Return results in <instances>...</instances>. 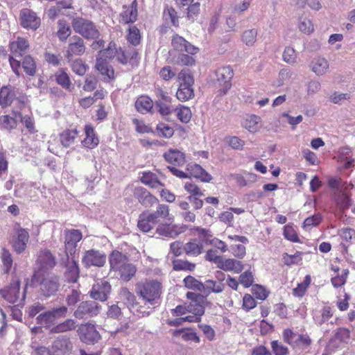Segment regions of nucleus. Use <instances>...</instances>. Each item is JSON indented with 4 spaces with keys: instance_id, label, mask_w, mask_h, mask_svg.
Returning a JSON list of instances; mask_svg holds the SVG:
<instances>
[{
    "instance_id": "obj_1",
    "label": "nucleus",
    "mask_w": 355,
    "mask_h": 355,
    "mask_svg": "<svg viewBox=\"0 0 355 355\" xmlns=\"http://www.w3.org/2000/svg\"><path fill=\"white\" fill-rule=\"evenodd\" d=\"M112 270L118 272L120 279L124 282L130 281L136 274L137 267L129 262L128 258L119 251L114 250L109 257Z\"/></svg>"
},
{
    "instance_id": "obj_2",
    "label": "nucleus",
    "mask_w": 355,
    "mask_h": 355,
    "mask_svg": "<svg viewBox=\"0 0 355 355\" xmlns=\"http://www.w3.org/2000/svg\"><path fill=\"white\" fill-rule=\"evenodd\" d=\"M136 292L146 303L154 306L159 303L162 285L157 280L145 279L136 285Z\"/></svg>"
},
{
    "instance_id": "obj_3",
    "label": "nucleus",
    "mask_w": 355,
    "mask_h": 355,
    "mask_svg": "<svg viewBox=\"0 0 355 355\" xmlns=\"http://www.w3.org/2000/svg\"><path fill=\"white\" fill-rule=\"evenodd\" d=\"M180 83L176 96L180 101L184 102L194 96L193 85L194 80L188 70H182L178 75Z\"/></svg>"
},
{
    "instance_id": "obj_4",
    "label": "nucleus",
    "mask_w": 355,
    "mask_h": 355,
    "mask_svg": "<svg viewBox=\"0 0 355 355\" xmlns=\"http://www.w3.org/2000/svg\"><path fill=\"white\" fill-rule=\"evenodd\" d=\"M67 312L68 309L65 306L53 308L40 313L36 318V321L40 326L51 329L55 326V324L58 320L66 317Z\"/></svg>"
},
{
    "instance_id": "obj_5",
    "label": "nucleus",
    "mask_w": 355,
    "mask_h": 355,
    "mask_svg": "<svg viewBox=\"0 0 355 355\" xmlns=\"http://www.w3.org/2000/svg\"><path fill=\"white\" fill-rule=\"evenodd\" d=\"M11 53L13 55L9 56V62L12 71L19 77L21 62L16 60L14 56H21L22 53L29 47L28 42L24 37H18L16 40L10 44Z\"/></svg>"
},
{
    "instance_id": "obj_6",
    "label": "nucleus",
    "mask_w": 355,
    "mask_h": 355,
    "mask_svg": "<svg viewBox=\"0 0 355 355\" xmlns=\"http://www.w3.org/2000/svg\"><path fill=\"white\" fill-rule=\"evenodd\" d=\"M1 297L10 304L23 302L26 298V288L22 293L20 292V282L19 280H12L10 286L0 290Z\"/></svg>"
},
{
    "instance_id": "obj_7",
    "label": "nucleus",
    "mask_w": 355,
    "mask_h": 355,
    "mask_svg": "<svg viewBox=\"0 0 355 355\" xmlns=\"http://www.w3.org/2000/svg\"><path fill=\"white\" fill-rule=\"evenodd\" d=\"M74 31L87 39H96L99 35L98 31L94 24L85 19L77 17L72 21Z\"/></svg>"
},
{
    "instance_id": "obj_8",
    "label": "nucleus",
    "mask_w": 355,
    "mask_h": 355,
    "mask_svg": "<svg viewBox=\"0 0 355 355\" xmlns=\"http://www.w3.org/2000/svg\"><path fill=\"white\" fill-rule=\"evenodd\" d=\"M121 300L128 305L130 311L139 317H146L150 315L151 311L139 306L135 302L136 297L127 288H121L119 291Z\"/></svg>"
},
{
    "instance_id": "obj_9",
    "label": "nucleus",
    "mask_w": 355,
    "mask_h": 355,
    "mask_svg": "<svg viewBox=\"0 0 355 355\" xmlns=\"http://www.w3.org/2000/svg\"><path fill=\"white\" fill-rule=\"evenodd\" d=\"M101 309V306L94 301L82 302L73 313V315L78 319H87L97 315Z\"/></svg>"
},
{
    "instance_id": "obj_10",
    "label": "nucleus",
    "mask_w": 355,
    "mask_h": 355,
    "mask_svg": "<svg viewBox=\"0 0 355 355\" xmlns=\"http://www.w3.org/2000/svg\"><path fill=\"white\" fill-rule=\"evenodd\" d=\"M233 76V69L230 66L218 68L216 71V83L220 87L219 92L221 94H225L231 88Z\"/></svg>"
},
{
    "instance_id": "obj_11",
    "label": "nucleus",
    "mask_w": 355,
    "mask_h": 355,
    "mask_svg": "<svg viewBox=\"0 0 355 355\" xmlns=\"http://www.w3.org/2000/svg\"><path fill=\"white\" fill-rule=\"evenodd\" d=\"M85 45L84 40L78 35H73L69 38L68 46L64 53V57L71 61L73 56H80L85 52Z\"/></svg>"
},
{
    "instance_id": "obj_12",
    "label": "nucleus",
    "mask_w": 355,
    "mask_h": 355,
    "mask_svg": "<svg viewBox=\"0 0 355 355\" xmlns=\"http://www.w3.org/2000/svg\"><path fill=\"white\" fill-rule=\"evenodd\" d=\"M106 262V254L96 250H89L84 252L82 263L86 268L103 267Z\"/></svg>"
},
{
    "instance_id": "obj_13",
    "label": "nucleus",
    "mask_w": 355,
    "mask_h": 355,
    "mask_svg": "<svg viewBox=\"0 0 355 355\" xmlns=\"http://www.w3.org/2000/svg\"><path fill=\"white\" fill-rule=\"evenodd\" d=\"M78 334L80 340L87 344H94L101 338L95 326L89 323L82 324L78 329Z\"/></svg>"
},
{
    "instance_id": "obj_14",
    "label": "nucleus",
    "mask_w": 355,
    "mask_h": 355,
    "mask_svg": "<svg viewBox=\"0 0 355 355\" xmlns=\"http://www.w3.org/2000/svg\"><path fill=\"white\" fill-rule=\"evenodd\" d=\"M83 235L78 230H67L64 232L65 252L69 257L72 256L77 247V243L82 239Z\"/></svg>"
},
{
    "instance_id": "obj_15",
    "label": "nucleus",
    "mask_w": 355,
    "mask_h": 355,
    "mask_svg": "<svg viewBox=\"0 0 355 355\" xmlns=\"http://www.w3.org/2000/svg\"><path fill=\"white\" fill-rule=\"evenodd\" d=\"M21 25L26 29L36 30L40 25V18L33 10L24 8L20 11Z\"/></svg>"
},
{
    "instance_id": "obj_16",
    "label": "nucleus",
    "mask_w": 355,
    "mask_h": 355,
    "mask_svg": "<svg viewBox=\"0 0 355 355\" xmlns=\"http://www.w3.org/2000/svg\"><path fill=\"white\" fill-rule=\"evenodd\" d=\"M111 292V285L103 279H98L95 284L93 285L90 291L92 298L104 302L108 298V295Z\"/></svg>"
},
{
    "instance_id": "obj_17",
    "label": "nucleus",
    "mask_w": 355,
    "mask_h": 355,
    "mask_svg": "<svg viewBox=\"0 0 355 355\" xmlns=\"http://www.w3.org/2000/svg\"><path fill=\"white\" fill-rule=\"evenodd\" d=\"M29 240L28 231L20 227L15 229V234L12 239V248L15 251L20 254L23 252Z\"/></svg>"
},
{
    "instance_id": "obj_18",
    "label": "nucleus",
    "mask_w": 355,
    "mask_h": 355,
    "mask_svg": "<svg viewBox=\"0 0 355 355\" xmlns=\"http://www.w3.org/2000/svg\"><path fill=\"white\" fill-rule=\"evenodd\" d=\"M60 286L58 277L55 275H48L40 283V290L46 297L53 295Z\"/></svg>"
},
{
    "instance_id": "obj_19",
    "label": "nucleus",
    "mask_w": 355,
    "mask_h": 355,
    "mask_svg": "<svg viewBox=\"0 0 355 355\" xmlns=\"http://www.w3.org/2000/svg\"><path fill=\"white\" fill-rule=\"evenodd\" d=\"M95 69L103 77L105 82H108L114 78V71L111 64L106 59L97 58L96 60Z\"/></svg>"
},
{
    "instance_id": "obj_20",
    "label": "nucleus",
    "mask_w": 355,
    "mask_h": 355,
    "mask_svg": "<svg viewBox=\"0 0 355 355\" xmlns=\"http://www.w3.org/2000/svg\"><path fill=\"white\" fill-rule=\"evenodd\" d=\"M171 44L174 49L180 52H187L191 55H195L198 52V48L178 35L173 36Z\"/></svg>"
},
{
    "instance_id": "obj_21",
    "label": "nucleus",
    "mask_w": 355,
    "mask_h": 355,
    "mask_svg": "<svg viewBox=\"0 0 355 355\" xmlns=\"http://www.w3.org/2000/svg\"><path fill=\"white\" fill-rule=\"evenodd\" d=\"M133 193L135 197L138 200V201L146 207H152L157 202V198L153 196L144 187H135Z\"/></svg>"
},
{
    "instance_id": "obj_22",
    "label": "nucleus",
    "mask_w": 355,
    "mask_h": 355,
    "mask_svg": "<svg viewBox=\"0 0 355 355\" xmlns=\"http://www.w3.org/2000/svg\"><path fill=\"white\" fill-rule=\"evenodd\" d=\"M137 6V0H133L129 6H123V11L120 15L121 21L125 24L136 21L138 15Z\"/></svg>"
},
{
    "instance_id": "obj_23",
    "label": "nucleus",
    "mask_w": 355,
    "mask_h": 355,
    "mask_svg": "<svg viewBox=\"0 0 355 355\" xmlns=\"http://www.w3.org/2000/svg\"><path fill=\"white\" fill-rule=\"evenodd\" d=\"M72 349L70 340L65 336H59L53 342L52 345L53 352L55 355H66Z\"/></svg>"
},
{
    "instance_id": "obj_24",
    "label": "nucleus",
    "mask_w": 355,
    "mask_h": 355,
    "mask_svg": "<svg viewBox=\"0 0 355 355\" xmlns=\"http://www.w3.org/2000/svg\"><path fill=\"white\" fill-rule=\"evenodd\" d=\"M184 231V229L183 227H178L175 225H170L166 223H160L157 227L155 233L159 236L175 238Z\"/></svg>"
},
{
    "instance_id": "obj_25",
    "label": "nucleus",
    "mask_w": 355,
    "mask_h": 355,
    "mask_svg": "<svg viewBox=\"0 0 355 355\" xmlns=\"http://www.w3.org/2000/svg\"><path fill=\"white\" fill-rule=\"evenodd\" d=\"M309 67L317 76H322L329 71V64L326 58L316 56L311 60Z\"/></svg>"
},
{
    "instance_id": "obj_26",
    "label": "nucleus",
    "mask_w": 355,
    "mask_h": 355,
    "mask_svg": "<svg viewBox=\"0 0 355 355\" xmlns=\"http://www.w3.org/2000/svg\"><path fill=\"white\" fill-rule=\"evenodd\" d=\"M155 106L157 112L164 118H166L171 115L174 112L175 107V105H173L172 98L156 100Z\"/></svg>"
},
{
    "instance_id": "obj_27",
    "label": "nucleus",
    "mask_w": 355,
    "mask_h": 355,
    "mask_svg": "<svg viewBox=\"0 0 355 355\" xmlns=\"http://www.w3.org/2000/svg\"><path fill=\"white\" fill-rule=\"evenodd\" d=\"M163 156L167 162L179 166H183L186 162L184 154L178 149L170 148Z\"/></svg>"
},
{
    "instance_id": "obj_28",
    "label": "nucleus",
    "mask_w": 355,
    "mask_h": 355,
    "mask_svg": "<svg viewBox=\"0 0 355 355\" xmlns=\"http://www.w3.org/2000/svg\"><path fill=\"white\" fill-rule=\"evenodd\" d=\"M187 171L191 176L200 179L202 182H209L212 180L211 175L199 164H188Z\"/></svg>"
},
{
    "instance_id": "obj_29",
    "label": "nucleus",
    "mask_w": 355,
    "mask_h": 355,
    "mask_svg": "<svg viewBox=\"0 0 355 355\" xmlns=\"http://www.w3.org/2000/svg\"><path fill=\"white\" fill-rule=\"evenodd\" d=\"M218 268L225 271L239 273L242 271L243 266L240 261L234 259H223L222 257Z\"/></svg>"
},
{
    "instance_id": "obj_30",
    "label": "nucleus",
    "mask_w": 355,
    "mask_h": 355,
    "mask_svg": "<svg viewBox=\"0 0 355 355\" xmlns=\"http://www.w3.org/2000/svg\"><path fill=\"white\" fill-rule=\"evenodd\" d=\"M15 97L14 89L10 85L3 86L0 89V105L2 107L10 105Z\"/></svg>"
},
{
    "instance_id": "obj_31",
    "label": "nucleus",
    "mask_w": 355,
    "mask_h": 355,
    "mask_svg": "<svg viewBox=\"0 0 355 355\" xmlns=\"http://www.w3.org/2000/svg\"><path fill=\"white\" fill-rule=\"evenodd\" d=\"M141 182L146 186L157 189H162L164 186L157 175L152 172L144 173L141 177Z\"/></svg>"
},
{
    "instance_id": "obj_32",
    "label": "nucleus",
    "mask_w": 355,
    "mask_h": 355,
    "mask_svg": "<svg viewBox=\"0 0 355 355\" xmlns=\"http://www.w3.org/2000/svg\"><path fill=\"white\" fill-rule=\"evenodd\" d=\"M157 223L151 218L148 211L143 212L139 216L137 226L139 229L144 232H148Z\"/></svg>"
},
{
    "instance_id": "obj_33",
    "label": "nucleus",
    "mask_w": 355,
    "mask_h": 355,
    "mask_svg": "<svg viewBox=\"0 0 355 355\" xmlns=\"http://www.w3.org/2000/svg\"><path fill=\"white\" fill-rule=\"evenodd\" d=\"M64 277L68 282L75 283L79 277V268L78 263L72 258L71 261L67 265Z\"/></svg>"
},
{
    "instance_id": "obj_34",
    "label": "nucleus",
    "mask_w": 355,
    "mask_h": 355,
    "mask_svg": "<svg viewBox=\"0 0 355 355\" xmlns=\"http://www.w3.org/2000/svg\"><path fill=\"white\" fill-rule=\"evenodd\" d=\"M38 263L42 268H51L55 266V259L52 254L47 250H41L40 252Z\"/></svg>"
},
{
    "instance_id": "obj_35",
    "label": "nucleus",
    "mask_w": 355,
    "mask_h": 355,
    "mask_svg": "<svg viewBox=\"0 0 355 355\" xmlns=\"http://www.w3.org/2000/svg\"><path fill=\"white\" fill-rule=\"evenodd\" d=\"M77 327L76 322L73 319H67L62 322L53 326L50 332L52 334H60L75 329Z\"/></svg>"
},
{
    "instance_id": "obj_36",
    "label": "nucleus",
    "mask_w": 355,
    "mask_h": 355,
    "mask_svg": "<svg viewBox=\"0 0 355 355\" xmlns=\"http://www.w3.org/2000/svg\"><path fill=\"white\" fill-rule=\"evenodd\" d=\"M135 107L139 112L146 114L153 109V102L148 96H141L136 101Z\"/></svg>"
},
{
    "instance_id": "obj_37",
    "label": "nucleus",
    "mask_w": 355,
    "mask_h": 355,
    "mask_svg": "<svg viewBox=\"0 0 355 355\" xmlns=\"http://www.w3.org/2000/svg\"><path fill=\"white\" fill-rule=\"evenodd\" d=\"M86 137L82 141L83 145L89 148H93L98 144V139L96 137L94 130L90 125L85 128Z\"/></svg>"
},
{
    "instance_id": "obj_38",
    "label": "nucleus",
    "mask_w": 355,
    "mask_h": 355,
    "mask_svg": "<svg viewBox=\"0 0 355 355\" xmlns=\"http://www.w3.org/2000/svg\"><path fill=\"white\" fill-rule=\"evenodd\" d=\"M151 218L154 220L155 223H159L160 220L167 219L169 216L168 206L164 204H160L157 206L156 211L149 212Z\"/></svg>"
},
{
    "instance_id": "obj_39",
    "label": "nucleus",
    "mask_w": 355,
    "mask_h": 355,
    "mask_svg": "<svg viewBox=\"0 0 355 355\" xmlns=\"http://www.w3.org/2000/svg\"><path fill=\"white\" fill-rule=\"evenodd\" d=\"M77 137L76 130H66L60 135V139L63 146L69 147L75 143Z\"/></svg>"
},
{
    "instance_id": "obj_40",
    "label": "nucleus",
    "mask_w": 355,
    "mask_h": 355,
    "mask_svg": "<svg viewBox=\"0 0 355 355\" xmlns=\"http://www.w3.org/2000/svg\"><path fill=\"white\" fill-rule=\"evenodd\" d=\"M137 55L138 53L135 49H130L125 51L119 48L117 61L123 64H126L129 61L137 59Z\"/></svg>"
},
{
    "instance_id": "obj_41",
    "label": "nucleus",
    "mask_w": 355,
    "mask_h": 355,
    "mask_svg": "<svg viewBox=\"0 0 355 355\" xmlns=\"http://www.w3.org/2000/svg\"><path fill=\"white\" fill-rule=\"evenodd\" d=\"M243 126L250 132H256L261 127V118L257 115H250L245 119Z\"/></svg>"
},
{
    "instance_id": "obj_42",
    "label": "nucleus",
    "mask_w": 355,
    "mask_h": 355,
    "mask_svg": "<svg viewBox=\"0 0 355 355\" xmlns=\"http://www.w3.org/2000/svg\"><path fill=\"white\" fill-rule=\"evenodd\" d=\"M71 33V27L64 19L58 21L57 35L60 41L65 42Z\"/></svg>"
},
{
    "instance_id": "obj_43",
    "label": "nucleus",
    "mask_w": 355,
    "mask_h": 355,
    "mask_svg": "<svg viewBox=\"0 0 355 355\" xmlns=\"http://www.w3.org/2000/svg\"><path fill=\"white\" fill-rule=\"evenodd\" d=\"M195 311H197V313L200 314L205 313V308H202L200 306H197L196 308H193L192 305H178L175 309H172V313L173 315L179 316Z\"/></svg>"
},
{
    "instance_id": "obj_44",
    "label": "nucleus",
    "mask_w": 355,
    "mask_h": 355,
    "mask_svg": "<svg viewBox=\"0 0 355 355\" xmlns=\"http://www.w3.org/2000/svg\"><path fill=\"white\" fill-rule=\"evenodd\" d=\"M349 338V331L345 328L338 329L335 336L331 339L330 343H333V346L335 347H340V344L342 343H347Z\"/></svg>"
},
{
    "instance_id": "obj_45",
    "label": "nucleus",
    "mask_w": 355,
    "mask_h": 355,
    "mask_svg": "<svg viewBox=\"0 0 355 355\" xmlns=\"http://www.w3.org/2000/svg\"><path fill=\"white\" fill-rule=\"evenodd\" d=\"M174 112L181 122L187 123L190 121L192 114L189 107L178 104V105H175Z\"/></svg>"
},
{
    "instance_id": "obj_46",
    "label": "nucleus",
    "mask_w": 355,
    "mask_h": 355,
    "mask_svg": "<svg viewBox=\"0 0 355 355\" xmlns=\"http://www.w3.org/2000/svg\"><path fill=\"white\" fill-rule=\"evenodd\" d=\"M173 336H181L183 340L184 341H193L196 343H200L199 336L189 329H177L174 331Z\"/></svg>"
},
{
    "instance_id": "obj_47",
    "label": "nucleus",
    "mask_w": 355,
    "mask_h": 355,
    "mask_svg": "<svg viewBox=\"0 0 355 355\" xmlns=\"http://www.w3.org/2000/svg\"><path fill=\"white\" fill-rule=\"evenodd\" d=\"M56 82L58 85L62 86L64 89L71 91V82L69 75L61 69L58 71L55 75Z\"/></svg>"
},
{
    "instance_id": "obj_48",
    "label": "nucleus",
    "mask_w": 355,
    "mask_h": 355,
    "mask_svg": "<svg viewBox=\"0 0 355 355\" xmlns=\"http://www.w3.org/2000/svg\"><path fill=\"white\" fill-rule=\"evenodd\" d=\"M205 289L202 291L207 295L213 292L215 293H220L223 292L225 288V284L221 282H216V281L209 279L207 280L204 284Z\"/></svg>"
},
{
    "instance_id": "obj_49",
    "label": "nucleus",
    "mask_w": 355,
    "mask_h": 355,
    "mask_svg": "<svg viewBox=\"0 0 355 355\" xmlns=\"http://www.w3.org/2000/svg\"><path fill=\"white\" fill-rule=\"evenodd\" d=\"M258 31L255 28L245 30L241 35L242 42L248 46H252L257 41Z\"/></svg>"
},
{
    "instance_id": "obj_50",
    "label": "nucleus",
    "mask_w": 355,
    "mask_h": 355,
    "mask_svg": "<svg viewBox=\"0 0 355 355\" xmlns=\"http://www.w3.org/2000/svg\"><path fill=\"white\" fill-rule=\"evenodd\" d=\"M25 73L31 76H33L36 73V64L33 58L30 55H26L23 58L21 63Z\"/></svg>"
},
{
    "instance_id": "obj_51",
    "label": "nucleus",
    "mask_w": 355,
    "mask_h": 355,
    "mask_svg": "<svg viewBox=\"0 0 355 355\" xmlns=\"http://www.w3.org/2000/svg\"><path fill=\"white\" fill-rule=\"evenodd\" d=\"M183 282L184 286L189 289L198 291H202L205 289L204 284L191 275L186 277Z\"/></svg>"
},
{
    "instance_id": "obj_52",
    "label": "nucleus",
    "mask_w": 355,
    "mask_h": 355,
    "mask_svg": "<svg viewBox=\"0 0 355 355\" xmlns=\"http://www.w3.org/2000/svg\"><path fill=\"white\" fill-rule=\"evenodd\" d=\"M71 68L76 74L83 76L89 70V66L81 59H76L71 62Z\"/></svg>"
},
{
    "instance_id": "obj_53",
    "label": "nucleus",
    "mask_w": 355,
    "mask_h": 355,
    "mask_svg": "<svg viewBox=\"0 0 355 355\" xmlns=\"http://www.w3.org/2000/svg\"><path fill=\"white\" fill-rule=\"evenodd\" d=\"M156 132L158 136L168 139L173 135L174 130L168 124L160 122L157 125Z\"/></svg>"
},
{
    "instance_id": "obj_54",
    "label": "nucleus",
    "mask_w": 355,
    "mask_h": 355,
    "mask_svg": "<svg viewBox=\"0 0 355 355\" xmlns=\"http://www.w3.org/2000/svg\"><path fill=\"white\" fill-rule=\"evenodd\" d=\"M302 257L301 252L297 251L293 255L288 254V253H284L282 254V261L287 266L298 264L302 261Z\"/></svg>"
},
{
    "instance_id": "obj_55",
    "label": "nucleus",
    "mask_w": 355,
    "mask_h": 355,
    "mask_svg": "<svg viewBox=\"0 0 355 355\" xmlns=\"http://www.w3.org/2000/svg\"><path fill=\"white\" fill-rule=\"evenodd\" d=\"M119 49L116 48V45L114 42H110L108 46L100 52V57L104 59H112L116 58L117 59Z\"/></svg>"
},
{
    "instance_id": "obj_56",
    "label": "nucleus",
    "mask_w": 355,
    "mask_h": 355,
    "mask_svg": "<svg viewBox=\"0 0 355 355\" xmlns=\"http://www.w3.org/2000/svg\"><path fill=\"white\" fill-rule=\"evenodd\" d=\"M128 41L132 45L136 46L139 44L141 34L139 30L135 26H130L127 35Z\"/></svg>"
},
{
    "instance_id": "obj_57",
    "label": "nucleus",
    "mask_w": 355,
    "mask_h": 355,
    "mask_svg": "<svg viewBox=\"0 0 355 355\" xmlns=\"http://www.w3.org/2000/svg\"><path fill=\"white\" fill-rule=\"evenodd\" d=\"M196 265L186 260L176 259L173 261V268L175 270H189L195 269Z\"/></svg>"
},
{
    "instance_id": "obj_58",
    "label": "nucleus",
    "mask_w": 355,
    "mask_h": 355,
    "mask_svg": "<svg viewBox=\"0 0 355 355\" xmlns=\"http://www.w3.org/2000/svg\"><path fill=\"white\" fill-rule=\"evenodd\" d=\"M202 246L196 241H191L186 243L184 250L187 254L198 256L202 253Z\"/></svg>"
},
{
    "instance_id": "obj_59",
    "label": "nucleus",
    "mask_w": 355,
    "mask_h": 355,
    "mask_svg": "<svg viewBox=\"0 0 355 355\" xmlns=\"http://www.w3.org/2000/svg\"><path fill=\"white\" fill-rule=\"evenodd\" d=\"M232 177L240 187H245L248 185V182H253L257 180V175L254 173L248 174V180L240 174H233Z\"/></svg>"
},
{
    "instance_id": "obj_60",
    "label": "nucleus",
    "mask_w": 355,
    "mask_h": 355,
    "mask_svg": "<svg viewBox=\"0 0 355 355\" xmlns=\"http://www.w3.org/2000/svg\"><path fill=\"white\" fill-rule=\"evenodd\" d=\"M187 297L191 300L189 305L193 306V308H196L197 306H200L202 308H205L203 305L205 297L203 295L193 292H188L187 293Z\"/></svg>"
},
{
    "instance_id": "obj_61",
    "label": "nucleus",
    "mask_w": 355,
    "mask_h": 355,
    "mask_svg": "<svg viewBox=\"0 0 355 355\" xmlns=\"http://www.w3.org/2000/svg\"><path fill=\"white\" fill-rule=\"evenodd\" d=\"M298 28L300 30V31L308 35L313 33L314 31V26L312 21H311V19L306 17H301L300 19Z\"/></svg>"
},
{
    "instance_id": "obj_62",
    "label": "nucleus",
    "mask_w": 355,
    "mask_h": 355,
    "mask_svg": "<svg viewBox=\"0 0 355 355\" xmlns=\"http://www.w3.org/2000/svg\"><path fill=\"white\" fill-rule=\"evenodd\" d=\"M333 315L331 309L329 306H324L321 311V315L315 316L314 320L316 324L322 325L324 322L329 320Z\"/></svg>"
},
{
    "instance_id": "obj_63",
    "label": "nucleus",
    "mask_w": 355,
    "mask_h": 355,
    "mask_svg": "<svg viewBox=\"0 0 355 355\" xmlns=\"http://www.w3.org/2000/svg\"><path fill=\"white\" fill-rule=\"evenodd\" d=\"M98 80L94 76L87 75L85 79L83 89L85 92H92L96 88Z\"/></svg>"
},
{
    "instance_id": "obj_64",
    "label": "nucleus",
    "mask_w": 355,
    "mask_h": 355,
    "mask_svg": "<svg viewBox=\"0 0 355 355\" xmlns=\"http://www.w3.org/2000/svg\"><path fill=\"white\" fill-rule=\"evenodd\" d=\"M283 60L288 64H294L296 62L297 55L295 51L291 46H286L282 55Z\"/></svg>"
}]
</instances>
